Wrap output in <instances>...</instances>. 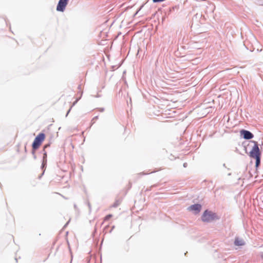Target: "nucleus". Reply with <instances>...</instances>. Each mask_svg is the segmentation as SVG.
Listing matches in <instances>:
<instances>
[{"label": "nucleus", "mask_w": 263, "mask_h": 263, "mask_svg": "<svg viewBox=\"0 0 263 263\" xmlns=\"http://www.w3.org/2000/svg\"><path fill=\"white\" fill-rule=\"evenodd\" d=\"M252 142L254 143V146L250 152L249 156L250 157L255 159L256 166L258 167L260 162L261 152L257 142L255 141H253Z\"/></svg>", "instance_id": "obj_1"}, {"label": "nucleus", "mask_w": 263, "mask_h": 263, "mask_svg": "<svg viewBox=\"0 0 263 263\" xmlns=\"http://www.w3.org/2000/svg\"><path fill=\"white\" fill-rule=\"evenodd\" d=\"M45 139V135L44 133H40L35 138L32 143V153H34L35 151L39 148L42 142Z\"/></svg>", "instance_id": "obj_2"}, {"label": "nucleus", "mask_w": 263, "mask_h": 263, "mask_svg": "<svg viewBox=\"0 0 263 263\" xmlns=\"http://www.w3.org/2000/svg\"><path fill=\"white\" fill-rule=\"evenodd\" d=\"M218 218H219L217 217L215 213L211 211H208V210L204 211L201 217L202 220L206 222L211 221L215 219H217Z\"/></svg>", "instance_id": "obj_3"}, {"label": "nucleus", "mask_w": 263, "mask_h": 263, "mask_svg": "<svg viewBox=\"0 0 263 263\" xmlns=\"http://www.w3.org/2000/svg\"><path fill=\"white\" fill-rule=\"evenodd\" d=\"M68 0H60L57 6L58 11L63 12L68 4Z\"/></svg>", "instance_id": "obj_4"}, {"label": "nucleus", "mask_w": 263, "mask_h": 263, "mask_svg": "<svg viewBox=\"0 0 263 263\" xmlns=\"http://www.w3.org/2000/svg\"><path fill=\"white\" fill-rule=\"evenodd\" d=\"M241 134L243 135V138L246 139H251L253 137V135L248 130H242Z\"/></svg>", "instance_id": "obj_5"}, {"label": "nucleus", "mask_w": 263, "mask_h": 263, "mask_svg": "<svg viewBox=\"0 0 263 263\" xmlns=\"http://www.w3.org/2000/svg\"><path fill=\"white\" fill-rule=\"evenodd\" d=\"M201 206L200 204H194V205L190 206L189 208V210L190 211H194L196 212V213H198L201 210Z\"/></svg>", "instance_id": "obj_6"}, {"label": "nucleus", "mask_w": 263, "mask_h": 263, "mask_svg": "<svg viewBox=\"0 0 263 263\" xmlns=\"http://www.w3.org/2000/svg\"><path fill=\"white\" fill-rule=\"evenodd\" d=\"M234 244L236 246H243L245 245V242L242 239H239L238 238H236L234 241Z\"/></svg>", "instance_id": "obj_7"}, {"label": "nucleus", "mask_w": 263, "mask_h": 263, "mask_svg": "<svg viewBox=\"0 0 263 263\" xmlns=\"http://www.w3.org/2000/svg\"><path fill=\"white\" fill-rule=\"evenodd\" d=\"M121 202V200L120 199H117L116 200L114 203L110 206V208H116L117 207L118 205H119L120 204Z\"/></svg>", "instance_id": "obj_8"}, {"label": "nucleus", "mask_w": 263, "mask_h": 263, "mask_svg": "<svg viewBox=\"0 0 263 263\" xmlns=\"http://www.w3.org/2000/svg\"><path fill=\"white\" fill-rule=\"evenodd\" d=\"M112 217V214H108L104 218L103 222L109 220Z\"/></svg>", "instance_id": "obj_9"}, {"label": "nucleus", "mask_w": 263, "mask_h": 263, "mask_svg": "<svg viewBox=\"0 0 263 263\" xmlns=\"http://www.w3.org/2000/svg\"><path fill=\"white\" fill-rule=\"evenodd\" d=\"M47 146H48V145H45V146H44V148H45L47 147Z\"/></svg>", "instance_id": "obj_10"}, {"label": "nucleus", "mask_w": 263, "mask_h": 263, "mask_svg": "<svg viewBox=\"0 0 263 263\" xmlns=\"http://www.w3.org/2000/svg\"><path fill=\"white\" fill-rule=\"evenodd\" d=\"M186 163H184L183 165H184V167L186 166Z\"/></svg>", "instance_id": "obj_11"}, {"label": "nucleus", "mask_w": 263, "mask_h": 263, "mask_svg": "<svg viewBox=\"0 0 263 263\" xmlns=\"http://www.w3.org/2000/svg\"><path fill=\"white\" fill-rule=\"evenodd\" d=\"M261 257L262 259H263V254L261 255Z\"/></svg>", "instance_id": "obj_12"}, {"label": "nucleus", "mask_w": 263, "mask_h": 263, "mask_svg": "<svg viewBox=\"0 0 263 263\" xmlns=\"http://www.w3.org/2000/svg\"><path fill=\"white\" fill-rule=\"evenodd\" d=\"M77 102V101H76L74 103H73V105L75 104V103Z\"/></svg>", "instance_id": "obj_13"}]
</instances>
